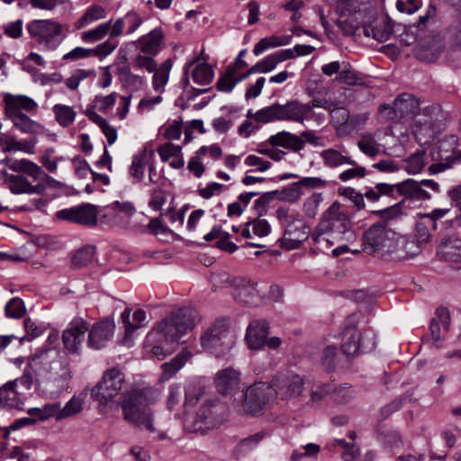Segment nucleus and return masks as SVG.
Returning a JSON list of instances; mask_svg holds the SVG:
<instances>
[{"mask_svg": "<svg viewBox=\"0 0 461 461\" xmlns=\"http://www.w3.org/2000/svg\"><path fill=\"white\" fill-rule=\"evenodd\" d=\"M199 321L200 317L194 309L181 308L172 312L146 335L143 344L145 354L149 357L164 359L175 349L178 339Z\"/></svg>", "mask_w": 461, "mask_h": 461, "instance_id": "nucleus-1", "label": "nucleus"}, {"mask_svg": "<svg viewBox=\"0 0 461 461\" xmlns=\"http://www.w3.org/2000/svg\"><path fill=\"white\" fill-rule=\"evenodd\" d=\"M8 168L17 174H9L1 171L4 176L3 183L14 194H42L48 188L59 189L63 184L45 173L42 168L26 158H5L0 161Z\"/></svg>", "mask_w": 461, "mask_h": 461, "instance_id": "nucleus-2", "label": "nucleus"}, {"mask_svg": "<svg viewBox=\"0 0 461 461\" xmlns=\"http://www.w3.org/2000/svg\"><path fill=\"white\" fill-rule=\"evenodd\" d=\"M31 367L36 372V383L53 391H62L72 377L67 359L54 348L31 357Z\"/></svg>", "mask_w": 461, "mask_h": 461, "instance_id": "nucleus-3", "label": "nucleus"}, {"mask_svg": "<svg viewBox=\"0 0 461 461\" xmlns=\"http://www.w3.org/2000/svg\"><path fill=\"white\" fill-rule=\"evenodd\" d=\"M158 397V392L153 387L132 389L124 393L121 407L125 420L135 426H144L150 432H155L152 412L149 405L155 402Z\"/></svg>", "mask_w": 461, "mask_h": 461, "instance_id": "nucleus-4", "label": "nucleus"}, {"mask_svg": "<svg viewBox=\"0 0 461 461\" xmlns=\"http://www.w3.org/2000/svg\"><path fill=\"white\" fill-rule=\"evenodd\" d=\"M228 415V405L220 398H206L197 407L195 413L185 420V428L191 433L205 434L222 425Z\"/></svg>", "mask_w": 461, "mask_h": 461, "instance_id": "nucleus-5", "label": "nucleus"}, {"mask_svg": "<svg viewBox=\"0 0 461 461\" xmlns=\"http://www.w3.org/2000/svg\"><path fill=\"white\" fill-rule=\"evenodd\" d=\"M310 107L298 100H291L285 104L275 103L272 105L264 107L255 113L251 110L248 112L247 116L253 118L260 123H268L273 122H292L303 123L307 121V113Z\"/></svg>", "mask_w": 461, "mask_h": 461, "instance_id": "nucleus-6", "label": "nucleus"}, {"mask_svg": "<svg viewBox=\"0 0 461 461\" xmlns=\"http://www.w3.org/2000/svg\"><path fill=\"white\" fill-rule=\"evenodd\" d=\"M26 29L44 51L56 50L66 38L63 24L54 19L32 20Z\"/></svg>", "mask_w": 461, "mask_h": 461, "instance_id": "nucleus-7", "label": "nucleus"}, {"mask_svg": "<svg viewBox=\"0 0 461 461\" xmlns=\"http://www.w3.org/2000/svg\"><path fill=\"white\" fill-rule=\"evenodd\" d=\"M200 341L203 348L215 357L225 355L234 345L228 322L221 319L216 320L202 333Z\"/></svg>", "mask_w": 461, "mask_h": 461, "instance_id": "nucleus-8", "label": "nucleus"}, {"mask_svg": "<svg viewBox=\"0 0 461 461\" xmlns=\"http://www.w3.org/2000/svg\"><path fill=\"white\" fill-rule=\"evenodd\" d=\"M393 111L398 120L413 118L415 124H420V131L429 130L432 125V120L429 115L430 109L425 108L422 113L419 112V100L410 94H402L393 104ZM414 133L418 134L419 130H414Z\"/></svg>", "mask_w": 461, "mask_h": 461, "instance_id": "nucleus-9", "label": "nucleus"}, {"mask_svg": "<svg viewBox=\"0 0 461 461\" xmlns=\"http://www.w3.org/2000/svg\"><path fill=\"white\" fill-rule=\"evenodd\" d=\"M125 375L118 368L106 370L102 380L91 389V397L101 404H107L124 388Z\"/></svg>", "mask_w": 461, "mask_h": 461, "instance_id": "nucleus-10", "label": "nucleus"}, {"mask_svg": "<svg viewBox=\"0 0 461 461\" xmlns=\"http://www.w3.org/2000/svg\"><path fill=\"white\" fill-rule=\"evenodd\" d=\"M395 231L384 223L372 225L363 236V249L370 255L384 258Z\"/></svg>", "mask_w": 461, "mask_h": 461, "instance_id": "nucleus-11", "label": "nucleus"}, {"mask_svg": "<svg viewBox=\"0 0 461 461\" xmlns=\"http://www.w3.org/2000/svg\"><path fill=\"white\" fill-rule=\"evenodd\" d=\"M375 346L376 335L372 330L362 332L355 328H347L343 332L341 349L347 356L371 352Z\"/></svg>", "mask_w": 461, "mask_h": 461, "instance_id": "nucleus-12", "label": "nucleus"}, {"mask_svg": "<svg viewBox=\"0 0 461 461\" xmlns=\"http://www.w3.org/2000/svg\"><path fill=\"white\" fill-rule=\"evenodd\" d=\"M214 384L217 391L222 395H230L233 402L244 397L245 386L241 384L240 373L232 367H227L216 373Z\"/></svg>", "mask_w": 461, "mask_h": 461, "instance_id": "nucleus-13", "label": "nucleus"}, {"mask_svg": "<svg viewBox=\"0 0 461 461\" xmlns=\"http://www.w3.org/2000/svg\"><path fill=\"white\" fill-rule=\"evenodd\" d=\"M271 390H267L269 395L275 394L280 401H288L292 398L299 396L303 390V378L295 374L276 375L271 385Z\"/></svg>", "mask_w": 461, "mask_h": 461, "instance_id": "nucleus-14", "label": "nucleus"}, {"mask_svg": "<svg viewBox=\"0 0 461 461\" xmlns=\"http://www.w3.org/2000/svg\"><path fill=\"white\" fill-rule=\"evenodd\" d=\"M267 390H271L266 383H256L244 390V397L241 401L234 402L239 411L256 414L262 411L266 402L270 397Z\"/></svg>", "mask_w": 461, "mask_h": 461, "instance_id": "nucleus-15", "label": "nucleus"}, {"mask_svg": "<svg viewBox=\"0 0 461 461\" xmlns=\"http://www.w3.org/2000/svg\"><path fill=\"white\" fill-rule=\"evenodd\" d=\"M319 221L324 225L325 229H330L342 240L352 229V222L348 214L340 209L338 202H334L321 214Z\"/></svg>", "mask_w": 461, "mask_h": 461, "instance_id": "nucleus-16", "label": "nucleus"}, {"mask_svg": "<svg viewBox=\"0 0 461 461\" xmlns=\"http://www.w3.org/2000/svg\"><path fill=\"white\" fill-rule=\"evenodd\" d=\"M56 216L73 223L95 226L97 223V208L93 204L85 203L59 210L56 212Z\"/></svg>", "mask_w": 461, "mask_h": 461, "instance_id": "nucleus-17", "label": "nucleus"}, {"mask_svg": "<svg viewBox=\"0 0 461 461\" xmlns=\"http://www.w3.org/2000/svg\"><path fill=\"white\" fill-rule=\"evenodd\" d=\"M131 310L125 308L120 316L124 329L123 345L129 348L133 344L136 330L146 327L149 322L147 313L144 310H136L132 313L131 320Z\"/></svg>", "mask_w": 461, "mask_h": 461, "instance_id": "nucleus-18", "label": "nucleus"}, {"mask_svg": "<svg viewBox=\"0 0 461 461\" xmlns=\"http://www.w3.org/2000/svg\"><path fill=\"white\" fill-rule=\"evenodd\" d=\"M419 252L420 248L416 240L395 232L385 257L392 260L402 261L418 255Z\"/></svg>", "mask_w": 461, "mask_h": 461, "instance_id": "nucleus-19", "label": "nucleus"}, {"mask_svg": "<svg viewBox=\"0 0 461 461\" xmlns=\"http://www.w3.org/2000/svg\"><path fill=\"white\" fill-rule=\"evenodd\" d=\"M88 330V323L82 318L71 321L62 334L64 347L70 353L78 352L85 341V334Z\"/></svg>", "mask_w": 461, "mask_h": 461, "instance_id": "nucleus-20", "label": "nucleus"}, {"mask_svg": "<svg viewBox=\"0 0 461 461\" xmlns=\"http://www.w3.org/2000/svg\"><path fill=\"white\" fill-rule=\"evenodd\" d=\"M202 50L200 56L186 62L184 68L185 75L186 76L185 81L188 83L189 79L187 75L191 72L192 78L195 84L201 86L209 85L213 79V70L212 67L206 62V59L203 56Z\"/></svg>", "mask_w": 461, "mask_h": 461, "instance_id": "nucleus-21", "label": "nucleus"}, {"mask_svg": "<svg viewBox=\"0 0 461 461\" xmlns=\"http://www.w3.org/2000/svg\"><path fill=\"white\" fill-rule=\"evenodd\" d=\"M114 329V322L110 320L96 322L88 331L87 346L95 350L101 349L112 339Z\"/></svg>", "mask_w": 461, "mask_h": 461, "instance_id": "nucleus-22", "label": "nucleus"}, {"mask_svg": "<svg viewBox=\"0 0 461 461\" xmlns=\"http://www.w3.org/2000/svg\"><path fill=\"white\" fill-rule=\"evenodd\" d=\"M5 113L6 116H14L23 113L25 111L30 113H36L38 104L31 97L23 95L4 94Z\"/></svg>", "mask_w": 461, "mask_h": 461, "instance_id": "nucleus-23", "label": "nucleus"}, {"mask_svg": "<svg viewBox=\"0 0 461 461\" xmlns=\"http://www.w3.org/2000/svg\"><path fill=\"white\" fill-rule=\"evenodd\" d=\"M268 335V323L265 320H254L247 328L246 342L250 349H259Z\"/></svg>", "mask_w": 461, "mask_h": 461, "instance_id": "nucleus-24", "label": "nucleus"}, {"mask_svg": "<svg viewBox=\"0 0 461 461\" xmlns=\"http://www.w3.org/2000/svg\"><path fill=\"white\" fill-rule=\"evenodd\" d=\"M324 167L337 168L342 166H355L356 161L352 159L346 149H336L329 148L320 153Z\"/></svg>", "mask_w": 461, "mask_h": 461, "instance_id": "nucleus-25", "label": "nucleus"}, {"mask_svg": "<svg viewBox=\"0 0 461 461\" xmlns=\"http://www.w3.org/2000/svg\"><path fill=\"white\" fill-rule=\"evenodd\" d=\"M311 238L316 247V249L321 252H325L335 244L343 240L330 229H325L324 225L320 221L312 232Z\"/></svg>", "mask_w": 461, "mask_h": 461, "instance_id": "nucleus-26", "label": "nucleus"}, {"mask_svg": "<svg viewBox=\"0 0 461 461\" xmlns=\"http://www.w3.org/2000/svg\"><path fill=\"white\" fill-rule=\"evenodd\" d=\"M268 141L274 147H282L293 152L304 149V140L300 136L285 131L270 136Z\"/></svg>", "mask_w": 461, "mask_h": 461, "instance_id": "nucleus-27", "label": "nucleus"}, {"mask_svg": "<svg viewBox=\"0 0 461 461\" xmlns=\"http://www.w3.org/2000/svg\"><path fill=\"white\" fill-rule=\"evenodd\" d=\"M163 32L161 29L155 28L146 35L141 36L137 42L140 45L141 52L148 55H157L162 47Z\"/></svg>", "mask_w": 461, "mask_h": 461, "instance_id": "nucleus-28", "label": "nucleus"}, {"mask_svg": "<svg viewBox=\"0 0 461 461\" xmlns=\"http://www.w3.org/2000/svg\"><path fill=\"white\" fill-rule=\"evenodd\" d=\"M18 380H11L0 386V407L9 409H19L23 404L16 386Z\"/></svg>", "mask_w": 461, "mask_h": 461, "instance_id": "nucleus-29", "label": "nucleus"}, {"mask_svg": "<svg viewBox=\"0 0 461 461\" xmlns=\"http://www.w3.org/2000/svg\"><path fill=\"white\" fill-rule=\"evenodd\" d=\"M190 357L191 353L185 349L178 353L169 362L162 364V373L160 375L159 380L161 382H166L171 379L185 365Z\"/></svg>", "mask_w": 461, "mask_h": 461, "instance_id": "nucleus-30", "label": "nucleus"}, {"mask_svg": "<svg viewBox=\"0 0 461 461\" xmlns=\"http://www.w3.org/2000/svg\"><path fill=\"white\" fill-rule=\"evenodd\" d=\"M372 0H341L339 8L342 15H358L365 17L371 12L370 3Z\"/></svg>", "mask_w": 461, "mask_h": 461, "instance_id": "nucleus-31", "label": "nucleus"}, {"mask_svg": "<svg viewBox=\"0 0 461 461\" xmlns=\"http://www.w3.org/2000/svg\"><path fill=\"white\" fill-rule=\"evenodd\" d=\"M271 231V227L267 220L256 219L248 221L242 228L240 235L244 239H251L253 236L263 238Z\"/></svg>", "mask_w": 461, "mask_h": 461, "instance_id": "nucleus-32", "label": "nucleus"}, {"mask_svg": "<svg viewBox=\"0 0 461 461\" xmlns=\"http://www.w3.org/2000/svg\"><path fill=\"white\" fill-rule=\"evenodd\" d=\"M8 118L13 122L14 126L23 133L38 135L45 132L43 126L24 113L8 116Z\"/></svg>", "mask_w": 461, "mask_h": 461, "instance_id": "nucleus-33", "label": "nucleus"}, {"mask_svg": "<svg viewBox=\"0 0 461 461\" xmlns=\"http://www.w3.org/2000/svg\"><path fill=\"white\" fill-rule=\"evenodd\" d=\"M172 69V61L170 59L165 60L152 72V87L158 93L162 94L165 87L168 83L170 71Z\"/></svg>", "mask_w": 461, "mask_h": 461, "instance_id": "nucleus-34", "label": "nucleus"}, {"mask_svg": "<svg viewBox=\"0 0 461 461\" xmlns=\"http://www.w3.org/2000/svg\"><path fill=\"white\" fill-rule=\"evenodd\" d=\"M86 397V393L82 392L79 394L72 396L69 401L61 407L59 402V420L72 417L83 410V404Z\"/></svg>", "mask_w": 461, "mask_h": 461, "instance_id": "nucleus-35", "label": "nucleus"}, {"mask_svg": "<svg viewBox=\"0 0 461 461\" xmlns=\"http://www.w3.org/2000/svg\"><path fill=\"white\" fill-rule=\"evenodd\" d=\"M294 58V54L291 49L282 50L267 56L262 60L258 61V64L262 69V73H268L274 70L279 63Z\"/></svg>", "mask_w": 461, "mask_h": 461, "instance_id": "nucleus-36", "label": "nucleus"}, {"mask_svg": "<svg viewBox=\"0 0 461 461\" xmlns=\"http://www.w3.org/2000/svg\"><path fill=\"white\" fill-rule=\"evenodd\" d=\"M233 297L237 302L246 305H254L258 301L255 286L245 283L239 284L235 286Z\"/></svg>", "mask_w": 461, "mask_h": 461, "instance_id": "nucleus-37", "label": "nucleus"}, {"mask_svg": "<svg viewBox=\"0 0 461 461\" xmlns=\"http://www.w3.org/2000/svg\"><path fill=\"white\" fill-rule=\"evenodd\" d=\"M148 154L146 150H141L133 156L132 161L129 169L131 182L133 184L140 182L145 174V167L147 162Z\"/></svg>", "mask_w": 461, "mask_h": 461, "instance_id": "nucleus-38", "label": "nucleus"}, {"mask_svg": "<svg viewBox=\"0 0 461 461\" xmlns=\"http://www.w3.org/2000/svg\"><path fill=\"white\" fill-rule=\"evenodd\" d=\"M291 39H292L291 36H276V35H272L270 37L263 38L254 46L253 53L256 56H259L260 54H262L265 50H267L268 49L288 45L291 41Z\"/></svg>", "mask_w": 461, "mask_h": 461, "instance_id": "nucleus-39", "label": "nucleus"}, {"mask_svg": "<svg viewBox=\"0 0 461 461\" xmlns=\"http://www.w3.org/2000/svg\"><path fill=\"white\" fill-rule=\"evenodd\" d=\"M2 150L4 152H16L23 151L27 154H33L35 149V141L23 140L18 141L14 137L2 139Z\"/></svg>", "mask_w": 461, "mask_h": 461, "instance_id": "nucleus-40", "label": "nucleus"}, {"mask_svg": "<svg viewBox=\"0 0 461 461\" xmlns=\"http://www.w3.org/2000/svg\"><path fill=\"white\" fill-rule=\"evenodd\" d=\"M107 15V11L104 7L94 5L89 6L82 17L77 22V28L86 27L96 21L104 19Z\"/></svg>", "mask_w": 461, "mask_h": 461, "instance_id": "nucleus-41", "label": "nucleus"}, {"mask_svg": "<svg viewBox=\"0 0 461 461\" xmlns=\"http://www.w3.org/2000/svg\"><path fill=\"white\" fill-rule=\"evenodd\" d=\"M58 411L59 402H50L44 404L42 407L30 408L28 414L36 420H46L50 418H55L57 420H59Z\"/></svg>", "mask_w": 461, "mask_h": 461, "instance_id": "nucleus-42", "label": "nucleus"}, {"mask_svg": "<svg viewBox=\"0 0 461 461\" xmlns=\"http://www.w3.org/2000/svg\"><path fill=\"white\" fill-rule=\"evenodd\" d=\"M53 113L58 123L66 128L71 125L76 119V112L72 106L57 104L53 106Z\"/></svg>", "mask_w": 461, "mask_h": 461, "instance_id": "nucleus-43", "label": "nucleus"}, {"mask_svg": "<svg viewBox=\"0 0 461 461\" xmlns=\"http://www.w3.org/2000/svg\"><path fill=\"white\" fill-rule=\"evenodd\" d=\"M428 162L426 152L420 151L405 159L404 168L408 174L416 175L422 171Z\"/></svg>", "mask_w": 461, "mask_h": 461, "instance_id": "nucleus-44", "label": "nucleus"}, {"mask_svg": "<svg viewBox=\"0 0 461 461\" xmlns=\"http://www.w3.org/2000/svg\"><path fill=\"white\" fill-rule=\"evenodd\" d=\"M397 190L400 193L411 192L412 194L416 195L418 199H430V194L426 190L422 189L420 183L413 179H407L403 182L397 184Z\"/></svg>", "mask_w": 461, "mask_h": 461, "instance_id": "nucleus-45", "label": "nucleus"}, {"mask_svg": "<svg viewBox=\"0 0 461 461\" xmlns=\"http://www.w3.org/2000/svg\"><path fill=\"white\" fill-rule=\"evenodd\" d=\"M112 23V20L100 23L96 27L82 32L81 38L85 42L93 43L102 40L108 34Z\"/></svg>", "mask_w": 461, "mask_h": 461, "instance_id": "nucleus-46", "label": "nucleus"}, {"mask_svg": "<svg viewBox=\"0 0 461 461\" xmlns=\"http://www.w3.org/2000/svg\"><path fill=\"white\" fill-rule=\"evenodd\" d=\"M285 233H291L296 240L298 237V241L302 244L309 237L310 227L303 221L300 215H297L295 222L285 227Z\"/></svg>", "mask_w": 461, "mask_h": 461, "instance_id": "nucleus-47", "label": "nucleus"}, {"mask_svg": "<svg viewBox=\"0 0 461 461\" xmlns=\"http://www.w3.org/2000/svg\"><path fill=\"white\" fill-rule=\"evenodd\" d=\"M322 201L323 196L321 193H313L308 196L303 204L304 216L310 219H314L318 214L319 207Z\"/></svg>", "mask_w": 461, "mask_h": 461, "instance_id": "nucleus-48", "label": "nucleus"}, {"mask_svg": "<svg viewBox=\"0 0 461 461\" xmlns=\"http://www.w3.org/2000/svg\"><path fill=\"white\" fill-rule=\"evenodd\" d=\"M366 23L365 17H359L358 15L348 14V18L339 19L338 26L347 35L355 34L360 25H364Z\"/></svg>", "mask_w": 461, "mask_h": 461, "instance_id": "nucleus-49", "label": "nucleus"}, {"mask_svg": "<svg viewBox=\"0 0 461 461\" xmlns=\"http://www.w3.org/2000/svg\"><path fill=\"white\" fill-rule=\"evenodd\" d=\"M393 29L386 24L374 27H363V33L366 37H372L379 42H384L389 40Z\"/></svg>", "mask_w": 461, "mask_h": 461, "instance_id": "nucleus-50", "label": "nucleus"}, {"mask_svg": "<svg viewBox=\"0 0 461 461\" xmlns=\"http://www.w3.org/2000/svg\"><path fill=\"white\" fill-rule=\"evenodd\" d=\"M437 317L438 318V321L433 319L430 323V332L435 341H438L440 339V325L447 329L449 323V316L447 309H438Z\"/></svg>", "mask_w": 461, "mask_h": 461, "instance_id": "nucleus-51", "label": "nucleus"}, {"mask_svg": "<svg viewBox=\"0 0 461 461\" xmlns=\"http://www.w3.org/2000/svg\"><path fill=\"white\" fill-rule=\"evenodd\" d=\"M266 436L267 432L261 430L241 439L238 444L239 451L242 454H246L254 450Z\"/></svg>", "mask_w": 461, "mask_h": 461, "instance_id": "nucleus-52", "label": "nucleus"}, {"mask_svg": "<svg viewBox=\"0 0 461 461\" xmlns=\"http://www.w3.org/2000/svg\"><path fill=\"white\" fill-rule=\"evenodd\" d=\"M95 257V248L91 246L84 247L74 254L72 258V265L75 267H82L87 266Z\"/></svg>", "mask_w": 461, "mask_h": 461, "instance_id": "nucleus-53", "label": "nucleus"}, {"mask_svg": "<svg viewBox=\"0 0 461 461\" xmlns=\"http://www.w3.org/2000/svg\"><path fill=\"white\" fill-rule=\"evenodd\" d=\"M131 67L135 70H144L148 73H152L158 67V64L152 57L139 53L133 58Z\"/></svg>", "mask_w": 461, "mask_h": 461, "instance_id": "nucleus-54", "label": "nucleus"}, {"mask_svg": "<svg viewBox=\"0 0 461 461\" xmlns=\"http://www.w3.org/2000/svg\"><path fill=\"white\" fill-rule=\"evenodd\" d=\"M92 76H95L94 69L77 68L66 79L65 85L70 90H76L82 81Z\"/></svg>", "mask_w": 461, "mask_h": 461, "instance_id": "nucleus-55", "label": "nucleus"}, {"mask_svg": "<svg viewBox=\"0 0 461 461\" xmlns=\"http://www.w3.org/2000/svg\"><path fill=\"white\" fill-rule=\"evenodd\" d=\"M358 149L369 157H375L380 149L375 138L371 135H363L357 141Z\"/></svg>", "mask_w": 461, "mask_h": 461, "instance_id": "nucleus-56", "label": "nucleus"}, {"mask_svg": "<svg viewBox=\"0 0 461 461\" xmlns=\"http://www.w3.org/2000/svg\"><path fill=\"white\" fill-rule=\"evenodd\" d=\"M204 395V390L200 386L189 385L185 389L184 407L189 409L198 403Z\"/></svg>", "mask_w": 461, "mask_h": 461, "instance_id": "nucleus-57", "label": "nucleus"}, {"mask_svg": "<svg viewBox=\"0 0 461 461\" xmlns=\"http://www.w3.org/2000/svg\"><path fill=\"white\" fill-rule=\"evenodd\" d=\"M5 311L8 318L19 319L24 314L25 307L23 302L20 298L15 297L6 303Z\"/></svg>", "mask_w": 461, "mask_h": 461, "instance_id": "nucleus-58", "label": "nucleus"}, {"mask_svg": "<svg viewBox=\"0 0 461 461\" xmlns=\"http://www.w3.org/2000/svg\"><path fill=\"white\" fill-rule=\"evenodd\" d=\"M235 68H226L224 75L219 78L217 82V87L220 91L230 93L235 87L236 81L234 78Z\"/></svg>", "mask_w": 461, "mask_h": 461, "instance_id": "nucleus-59", "label": "nucleus"}, {"mask_svg": "<svg viewBox=\"0 0 461 461\" xmlns=\"http://www.w3.org/2000/svg\"><path fill=\"white\" fill-rule=\"evenodd\" d=\"M149 195V206L154 211L161 210L167 202L165 191L161 187L157 186L150 191Z\"/></svg>", "mask_w": 461, "mask_h": 461, "instance_id": "nucleus-60", "label": "nucleus"}, {"mask_svg": "<svg viewBox=\"0 0 461 461\" xmlns=\"http://www.w3.org/2000/svg\"><path fill=\"white\" fill-rule=\"evenodd\" d=\"M352 167L348 168L344 171H342L339 175V179L342 182H348L354 178H363L366 175V167L362 166H358L356 162L355 166H351Z\"/></svg>", "mask_w": 461, "mask_h": 461, "instance_id": "nucleus-61", "label": "nucleus"}, {"mask_svg": "<svg viewBox=\"0 0 461 461\" xmlns=\"http://www.w3.org/2000/svg\"><path fill=\"white\" fill-rule=\"evenodd\" d=\"M122 18L124 24L128 27L126 30L127 35L135 32L143 23V19L136 12H128Z\"/></svg>", "mask_w": 461, "mask_h": 461, "instance_id": "nucleus-62", "label": "nucleus"}, {"mask_svg": "<svg viewBox=\"0 0 461 461\" xmlns=\"http://www.w3.org/2000/svg\"><path fill=\"white\" fill-rule=\"evenodd\" d=\"M338 358V349L335 346H328L324 348L321 355V363L328 369L335 367Z\"/></svg>", "mask_w": 461, "mask_h": 461, "instance_id": "nucleus-63", "label": "nucleus"}, {"mask_svg": "<svg viewBox=\"0 0 461 461\" xmlns=\"http://www.w3.org/2000/svg\"><path fill=\"white\" fill-rule=\"evenodd\" d=\"M449 41L461 49V19L453 22L447 32Z\"/></svg>", "mask_w": 461, "mask_h": 461, "instance_id": "nucleus-64", "label": "nucleus"}]
</instances>
